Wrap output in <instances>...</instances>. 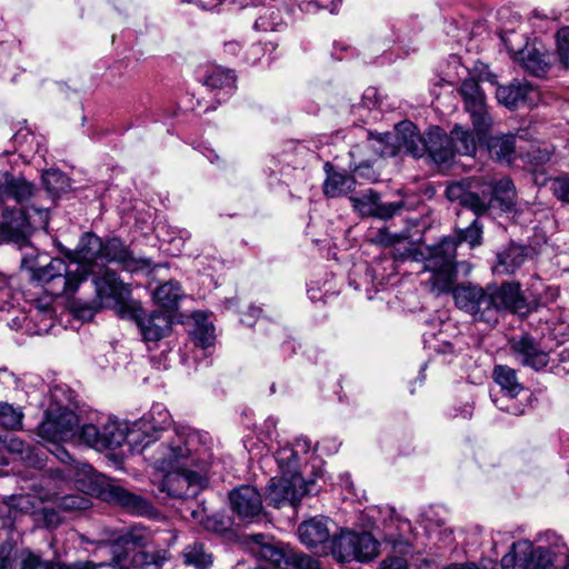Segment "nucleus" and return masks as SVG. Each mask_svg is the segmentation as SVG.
I'll return each mask as SVG.
<instances>
[{
    "label": "nucleus",
    "instance_id": "49",
    "mask_svg": "<svg viewBox=\"0 0 569 569\" xmlns=\"http://www.w3.org/2000/svg\"><path fill=\"white\" fill-rule=\"evenodd\" d=\"M62 440H54V441H48L50 443V447L48 450L57 457L58 460H60L62 463L66 465H78V462L74 460V458L69 453V451L60 445Z\"/></svg>",
    "mask_w": 569,
    "mask_h": 569
},
{
    "label": "nucleus",
    "instance_id": "8",
    "mask_svg": "<svg viewBox=\"0 0 569 569\" xmlns=\"http://www.w3.org/2000/svg\"><path fill=\"white\" fill-rule=\"evenodd\" d=\"M456 306L469 315L473 321L486 323L488 327L496 326V311L492 307L489 286L467 282L451 287Z\"/></svg>",
    "mask_w": 569,
    "mask_h": 569
},
{
    "label": "nucleus",
    "instance_id": "18",
    "mask_svg": "<svg viewBox=\"0 0 569 569\" xmlns=\"http://www.w3.org/2000/svg\"><path fill=\"white\" fill-rule=\"evenodd\" d=\"M509 349L519 365L536 371L542 370L549 363V353L528 333L512 337L509 340Z\"/></svg>",
    "mask_w": 569,
    "mask_h": 569
},
{
    "label": "nucleus",
    "instance_id": "57",
    "mask_svg": "<svg viewBox=\"0 0 569 569\" xmlns=\"http://www.w3.org/2000/svg\"><path fill=\"white\" fill-rule=\"evenodd\" d=\"M385 569H408L407 561L400 557H391L383 561Z\"/></svg>",
    "mask_w": 569,
    "mask_h": 569
},
{
    "label": "nucleus",
    "instance_id": "56",
    "mask_svg": "<svg viewBox=\"0 0 569 569\" xmlns=\"http://www.w3.org/2000/svg\"><path fill=\"white\" fill-rule=\"evenodd\" d=\"M104 567V563H94L92 561H76L72 563H63V569H98Z\"/></svg>",
    "mask_w": 569,
    "mask_h": 569
},
{
    "label": "nucleus",
    "instance_id": "53",
    "mask_svg": "<svg viewBox=\"0 0 569 569\" xmlns=\"http://www.w3.org/2000/svg\"><path fill=\"white\" fill-rule=\"evenodd\" d=\"M11 298V290L9 287L8 278L0 274V310L3 309L4 303Z\"/></svg>",
    "mask_w": 569,
    "mask_h": 569
},
{
    "label": "nucleus",
    "instance_id": "5",
    "mask_svg": "<svg viewBox=\"0 0 569 569\" xmlns=\"http://www.w3.org/2000/svg\"><path fill=\"white\" fill-rule=\"evenodd\" d=\"M36 187L23 177L8 172L0 173V210L2 228L12 237H26L30 229L28 213L22 208H10L6 202L13 200L17 204L27 203L34 194Z\"/></svg>",
    "mask_w": 569,
    "mask_h": 569
},
{
    "label": "nucleus",
    "instance_id": "39",
    "mask_svg": "<svg viewBox=\"0 0 569 569\" xmlns=\"http://www.w3.org/2000/svg\"><path fill=\"white\" fill-rule=\"evenodd\" d=\"M523 256L518 249H509L498 256L499 272L513 273L523 262Z\"/></svg>",
    "mask_w": 569,
    "mask_h": 569
},
{
    "label": "nucleus",
    "instance_id": "26",
    "mask_svg": "<svg viewBox=\"0 0 569 569\" xmlns=\"http://www.w3.org/2000/svg\"><path fill=\"white\" fill-rule=\"evenodd\" d=\"M490 183V193L492 197V207L497 202L502 211H511L516 206L517 192L510 178H502L495 183Z\"/></svg>",
    "mask_w": 569,
    "mask_h": 569
},
{
    "label": "nucleus",
    "instance_id": "59",
    "mask_svg": "<svg viewBox=\"0 0 569 569\" xmlns=\"http://www.w3.org/2000/svg\"><path fill=\"white\" fill-rule=\"evenodd\" d=\"M11 568V559L9 553L4 555L3 551L0 552V569H10Z\"/></svg>",
    "mask_w": 569,
    "mask_h": 569
},
{
    "label": "nucleus",
    "instance_id": "62",
    "mask_svg": "<svg viewBox=\"0 0 569 569\" xmlns=\"http://www.w3.org/2000/svg\"><path fill=\"white\" fill-rule=\"evenodd\" d=\"M461 416L465 419H469L472 416V408L470 406H465V408L461 410Z\"/></svg>",
    "mask_w": 569,
    "mask_h": 569
},
{
    "label": "nucleus",
    "instance_id": "38",
    "mask_svg": "<svg viewBox=\"0 0 569 569\" xmlns=\"http://www.w3.org/2000/svg\"><path fill=\"white\" fill-rule=\"evenodd\" d=\"M42 183L46 190L53 197L69 188V178L60 170L50 169L42 173Z\"/></svg>",
    "mask_w": 569,
    "mask_h": 569
},
{
    "label": "nucleus",
    "instance_id": "12",
    "mask_svg": "<svg viewBox=\"0 0 569 569\" xmlns=\"http://www.w3.org/2000/svg\"><path fill=\"white\" fill-rule=\"evenodd\" d=\"M490 183L482 182L468 187L463 182L450 183L446 189V197L450 201H458L459 204L477 217L485 214L492 207V194L490 193Z\"/></svg>",
    "mask_w": 569,
    "mask_h": 569
},
{
    "label": "nucleus",
    "instance_id": "17",
    "mask_svg": "<svg viewBox=\"0 0 569 569\" xmlns=\"http://www.w3.org/2000/svg\"><path fill=\"white\" fill-rule=\"evenodd\" d=\"M335 523L325 516L312 517L298 527V536L302 545L320 555H328V545L333 535Z\"/></svg>",
    "mask_w": 569,
    "mask_h": 569
},
{
    "label": "nucleus",
    "instance_id": "11",
    "mask_svg": "<svg viewBox=\"0 0 569 569\" xmlns=\"http://www.w3.org/2000/svg\"><path fill=\"white\" fill-rule=\"evenodd\" d=\"M319 491L316 481H306L301 475L273 477L266 487V501L268 505L280 508L286 503L297 506L303 496Z\"/></svg>",
    "mask_w": 569,
    "mask_h": 569
},
{
    "label": "nucleus",
    "instance_id": "41",
    "mask_svg": "<svg viewBox=\"0 0 569 569\" xmlns=\"http://www.w3.org/2000/svg\"><path fill=\"white\" fill-rule=\"evenodd\" d=\"M57 506L62 511L87 510L91 507V501L81 495H67L60 498Z\"/></svg>",
    "mask_w": 569,
    "mask_h": 569
},
{
    "label": "nucleus",
    "instance_id": "54",
    "mask_svg": "<svg viewBox=\"0 0 569 569\" xmlns=\"http://www.w3.org/2000/svg\"><path fill=\"white\" fill-rule=\"evenodd\" d=\"M291 447L293 448L295 453L300 458L301 455H307L310 451L311 442L305 437H299Z\"/></svg>",
    "mask_w": 569,
    "mask_h": 569
},
{
    "label": "nucleus",
    "instance_id": "21",
    "mask_svg": "<svg viewBox=\"0 0 569 569\" xmlns=\"http://www.w3.org/2000/svg\"><path fill=\"white\" fill-rule=\"evenodd\" d=\"M426 153L439 164L451 162L458 154L450 136L439 127H433L427 132Z\"/></svg>",
    "mask_w": 569,
    "mask_h": 569
},
{
    "label": "nucleus",
    "instance_id": "52",
    "mask_svg": "<svg viewBox=\"0 0 569 569\" xmlns=\"http://www.w3.org/2000/svg\"><path fill=\"white\" fill-rule=\"evenodd\" d=\"M28 443H26L23 440H21L18 437H11L6 441V448L10 453L17 455V459L21 457V455L24 452L26 447Z\"/></svg>",
    "mask_w": 569,
    "mask_h": 569
},
{
    "label": "nucleus",
    "instance_id": "63",
    "mask_svg": "<svg viewBox=\"0 0 569 569\" xmlns=\"http://www.w3.org/2000/svg\"><path fill=\"white\" fill-rule=\"evenodd\" d=\"M447 569H479L476 565L471 563V565H465V566H451Z\"/></svg>",
    "mask_w": 569,
    "mask_h": 569
},
{
    "label": "nucleus",
    "instance_id": "28",
    "mask_svg": "<svg viewBox=\"0 0 569 569\" xmlns=\"http://www.w3.org/2000/svg\"><path fill=\"white\" fill-rule=\"evenodd\" d=\"M492 378L506 396L511 399L516 398L523 390V386L518 381L517 371L509 366L496 365Z\"/></svg>",
    "mask_w": 569,
    "mask_h": 569
},
{
    "label": "nucleus",
    "instance_id": "44",
    "mask_svg": "<svg viewBox=\"0 0 569 569\" xmlns=\"http://www.w3.org/2000/svg\"><path fill=\"white\" fill-rule=\"evenodd\" d=\"M101 431H102V426H101L100 421L98 425H93V423L83 425L80 430V439L84 443H87L89 447L101 451L102 449H100V445L97 443V441L102 440Z\"/></svg>",
    "mask_w": 569,
    "mask_h": 569
},
{
    "label": "nucleus",
    "instance_id": "46",
    "mask_svg": "<svg viewBox=\"0 0 569 569\" xmlns=\"http://www.w3.org/2000/svg\"><path fill=\"white\" fill-rule=\"evenodd\" d=\"M557 54L560 62L569 67V27L561 28L556 34Z\"/></svg>",
    "mask_w": 569,
    "mask_h": 569
},
{
    "label": "nucleus",
    "instance_id": "7",
    "mask_svg": "<svg viewBox=\"0 0 569 569\" xmlns=\"http://www.w3.org/2000/svg\"><path fill=\"white\" fill-rule=\"evenodd\" d=\"M79 253L87 261L117 262L128 271H134L148 264L146 260L136 259L119 238L102 241L100 237L93 233H86L81 237Z\"/></svg>",
    "mask_w": 569,
    "mask_h": 569
},
{
    "label": "nucleus",
    "instance_id": "47",
    "mask_svg": "<svg viewBox=\"0 0 569 569\" xmlns=\"http://www.w3.org/2000/svg\"><path fill=\"white\" fill-rule=\"evenodd\" d=\"M27 467L41 469L44 466V455L31 445H28L19 458Z\"/></svg>",
    "mask_w": 569,
    "mask_h": 569
},
{
    "label": "nucleus",
    "instance_id": "29",
    "mask_svg": "<svg viewBox=\"0 0 569 569\" xmlns=\"http://www.w3.org/2000/svg\"><path fill=\"white\" fill-rule=\"evenodd\" d=\"M182 297V291L178 282L168 281L159 286L154 293L153 299L163 311L170 312L178 307V302Z\"/></svg>",
    "mask_w": 569,
    "mask_h": 569
},
{
    "label": "nucleus",
    "instance_id": "27",
    "mask_svg": "<svg viewBox=\"0 0 569 569\" xmlns=\"http://www.w3.org/2000/svg\"><path fill=\"white\" fill-rule=\"evenodd\" d=\"M111 559L104 563L112 569H139L138 551L128 549V546L116 539L110 547Z\"/></svg>",
    "mask_w": 569,
    "mask_h": 569
},
{
    "label": "nucleus",
    "instance_id": "51",
    "mask_svg": "<svg viewBox=\"0 0 569 569\" xmlns=\"http://www.w3.org/2000/svg\"><path fill=\"white\" fill-rule=\"evenodd\" d=\"M397 238L395 234L389 232L387 229H378L371 238V241L376 244L383 247L392 246Z\"/></svg>",
    "mask_w": 569,
    "mask_h": 569
},
{
    "label": "nucleus",
    "instance_id": "64",
    "mask_svg": "<svg viewBox=\"0 0 569 569\" xmlns=\"http://www.w3.org/2000/svg\"><path fill=\"white\" fill-rule=\"evenodd\" d=\"M371 96L372 97L376 96V91H375V89L369 88L365 92V99H369V98H371Z\"/></svg>",
    "mask_w": 569,
    "mask_h": 569
},
{
    "label": "nucleus",
    "instance_id": "20",
    "mask_svg": "<svg viewBox=\"0 0 569 569\" xmlns=\"http://www.w3.org/2000/svg\"><path fill=\"white\" fill-rule=\"evenodd\" d=\"M229 501L232 512L243 522H253L261 517L262 497L252 486L234 488L229 493Z\"/></svg>",
    "mask_w": 569,
    "mask_h": 569
},
{
    "label": "nucleus",
    "instance_id": "33",
    "mask_svg": "<svg viewBox=\"0 0 569 569\" xmlns=\"http://www.w3.org/2000/svg\"><path fill=\"white\" fill-rule=\"evenodd\" d=\"M274 459L283 476L301 475L300 458L290 445L280 447L274 453Z\"/></svg>",
    "mask_w": 569,
    "mask_h": 569
},
{
    "label": "nucleus",
    "instance_id": "43",
    "mask_svg": "<svg viewBox=\"0 0 569 569\" xmlns=\"http://www.w3.org/2000/svg\"><path fill=\"white\" fill-rule=\"evenodd\" d=\"M288 569H321L317 559L301 551L291 550Z\"/></svg>",
    "mask_w": 569,
    "mask_h": 569
},
{
    "label": "nucleus",
    "instance_id": "36",
    "mask_svg": "<svg viewBox=\"0 0 569 569\" xmlns=\"http://www.w3.org/2000/svg\"><path fill=\"white\" fill-rule=\"evenodd\" d=\"M292 549L283 548L276 543H262L259 555L270 562L276 569H288L289 556Z\"/></svg>",
    "mask_w": 569,
    "mask_h": 569
},
{
    "label": "nucleus",
    "instance_id": "55",
    "mask_svg": "<svg viewBox=\"0 0 569 569\" xmlns=\"http://www.w3.org/2000/svg\"><path fill=\"white\" fill-rule=\"evenodd\" d=\"M42 515L46 525L49 527H57L61 522L60 515L54 509L43 508Z\"/></svg>",
    "mask_w": 569,
    "mask_h": 569
},
{
    "label": "nucleus",
    "instance_id": "16",
    "mask_svg": "<svg viewBox=\"0 0 569 569\" xmlns=\"http://www.w3.org/2000/svg\"><path fill=\"white\" fill-rule=\"evenodd\" d=\"M496 313V325L505 312L520 313L527 309V299L518 282L506 281L501 284H488Z\"/></svg>",
    "mask_w": 569,
    "mask_h": 569
},
{
    "label": "nucleus",
    "instance_id": "58",
    "mask_svg": "<svg viewBox=\"0 0 569 569\" xmlns=\"http://www.w3.org/2000/svg\"><path fill=\"white\" fill-rule=\"evenodd\" d=\"M273 24L274 23H270V22L267 21V17L266 16H260L254 21L253 28L257 31H268V30H273Z\"/></svg>",
    "mask_w": 569,
    "mask_h": 569
},
{
    "label": "nucleus",
    "instance_id": "48",
    "mask_svg": "<svg viewBox=\"0 0 569 569\" xmlns=\"http://www.w3.org/2000/svg\"><path fill=\"white\" fill-rule=\"evenodd\" d=\"M551 190L558 200L569 203V177L553 179Z\"/></svg>",
    "mask_w": 569,
    "mask_h": 569
},
{
    "label": "nucleus",
    "instance_id": "23",
    "mask_svg": "<svg viewBox=\"0 0 569 569\" xmlns=\"http://www.w3.org/2000/svg\"><path fill=\"white\" fill-rule=\"evenodd\" d=\"M532 543L529 540L513 542L511 549L501 559L502 569H531Z\"/></svg>",
    "mask_w": 569,
    "mask_h": 569
},
{
    "label": "nucleus",
    "instance_id": "1",
    "mask_svg": "<svg viewBox=\"0 0 569 569\" xmlns=\"http://www.w3.org/2000/svg\"><path fill=\"white\" fill-rule=\"evenodd\" d=\"M199 436L189 427H180L166 445H160V453L152 457V465L167 473L159 483L161 492L170 498H193L203 486V477L187 469L196 466Z\"/></svg>",
    "mask_w": 569,
    "mask_h": 569
},
{
    "label": "nucleus",
    "instance_id": "60",
    "mask_svg": "<svg viewBox=\"0 0 569 569\" xmlns=\"http://www.w3.org/2000/svg\"><path fill=\"white\" fill-rule=\"evenodd\" d=\"M30 502V499L29 497H19L18 498V507L21 509V510H28V505Z\"/></svg>",
    "mask_w": 569,
    "mask_h": 569
},
{
    "label": "nucleus",
    "instance_id": "15",
    "mask_svg": "<svg viewBox=\"0 0 569 569\" xmlns=\"http://www.w3.org/2000/svg\"><path fill=\"white\" fill-rule=\"evenodd\" d=\"M100 496L104 501L117 505L134 516H152L154 512L153 506L147 499L107 479L102 481Z\"/></svg>",
    "mask_w": 569,
    "mask_h": 569
},
{
    "label": "nucleus",
    "instance_id": "2",
    "mask_svg": "<svg viewBox=\"0 0 569 569\" xmlns=\"http://www.w3.org/2000/svg\"><path fill=\"white\" fill-rule=\"evenodd\" d=\"M459 92L462 96L465 110L470 117L478 141L486 143L491 158L510 163L516 153V138L513 134L488 137L493 120L488 110L486 94L479 82L473 78L466 79L462 81Z\"/></svg>",
    "mask_w": 569,
    "mask_h": 569
},
{
    "label": "nucleus",
    "instance_id": "22",
    "mask_svg": "<svg viewBox=\"0 0 569 569\" xmlns=\"http://www.w3.org/2000/svg\"><path fill=\"white\" fill-rule=\"evenodd\" d=\"M327 178L323 182V192L327 197L338 198L355 190L356 180L352 176L336 171L330 162L323 167Z\"/></svg>",
    "mask_w": 569,
    "mask_h": 569
},
{
    "label": "nucleus",
    "instance_id": "10",
    "mask_svg": "<svg viewBox=\"0 0 569 569\" xmlns=\"http://www.w3.org/2000/svg\"><path fill=\"white\" fill-rule=\"evenodd\" d=\"M383 139L378 140L380 147L377 148L379 154L383 158L396 157L401 153L410 154L413 158H421L426 154L427 134L422 136L417 126L411 121H401L395 127V134H386Z\"/></svg>",
    "mask_w": 569,
    "mask_h": 569
},
{
    "label": "nucleus",
    "instance_id": "14",
    "mask_svg": "<svg viewBox=\"0 0 569 569\" xmlns=\"http://www.w3.org/2000/svg\"><path fill=\"white\" fill-rule=\"evenodd\" d=\"M130 317L134 320L144 341H159L171 331L172 316L167 311L146 312L141 307L130 306Z\"/></svg>",
    "mask_w": 569,
    "mask_h": 569
},
{
    "label": "nucleus",
    "instance_id": "61",
    "mask_svg": "<svg viewBox=\"0 0 569 569\" xmlns=\"http://www.w3.org/2000/svg\"><path fill=\"white\" fill-rule=\"evenodd\" d=\"M251 539L253 540L254 543L259 545L260 548L262 547V543H268L266 541L267 537L262 533L253 535Z\"/></svg>",
    "mask_w": 569,
    "mask_h": 569
},
{
    "label": "nucleus",
    "instance_id": "13",
    "mask_svg": "<svg viewBox=\"0 0 569 569\" xmlns=\"http://www.w3.org/2000/svg\"><path fill=\"white\" fill-rule=\"evenodd\" d=\"M79 423L78 416L67 407H50L38 427V436L44 441L68 440Z\"/></svg>",
    "mask_w": 569,
    "mask_h": 569
},
{
    "label": "nucleus",
    "instance_id": "30",
    "mask_svg": "<svg viewBox=\"0 0 569 569\" xmlns=\"http://www.w3.org/2000/svg\"><path fill=\"white\" fill-rule=\"evenodd\" d=\"M449 136L453 141L458 154L469 157L476 154L478 138H475L472 131L468 128H465L461 124H455L450 130Z\"/></svg>",
    "mask_w": 569,
    "mask_h": 569
},
{
    "label": "nucleus",
    "instance_id": "3",
    "mask_svg": "<svg viewBox=\"0 0 569 569\" xmlns=\"http://www.w3.org/2000/svg\"><path fill=\"white\" fill-rule=\"evenodd\" d=\"M170 415L162 405H156L151 411L134 421L131 427L113 418L100 421L102 440L97 441L100 449H116L128 442L132 450L142 452L157 439L169 423Z\"/></svg>",
    "mask_w": 569,
    "mask_h": 569
},
{
    "label": "nucleus",
    "instance_id": "45",
    "mask_svg": "<svg viewBox=\"0 0 569 569\" xmlns=\"http://www.w3.org/2000/svg\"><path fill=\"white\" fill-rule=\"evenodd\" d=\"M139 568L144 566H162L169 560V552L167 550H156L152 552L138 550Z\"/></svg>",
    "mask_w": 569,
    "mask_h": 569
},
{
    "label": "nucleus",
    "instance_id": "40",
    "mask_svg": "<svg viewBox=\"0 0 569 569\" xmlns=\"http://www.w3.org/2000/svg\"><path fill=\"white\" fill-rule=\"evenodd\" d=\"M23 413L9 403L0 405V425L7 429H18L22 426Z\"/></svg>",
    "mask_w": 569,
    "mask_h": 569
},
{
    "label": "nucleus",
    "instance_id": "19",
    "mask_svg": "<svg viewBox=\"0 0 569 569\" xmlns=\"http://www.w3.org/2000/svg\"><path fill=\"white\" fill-rule=\"evenodd\" d=\"M353 209L362 217H376L388 220L406 208L403 200L381 202L380 196L373 189H367L360 196L350 197Z\"/></svg>",
    "mask_w": 569,
    "mask_h": 569
},
{
    "label": "nucleus",
    "instance_id": "9",
    "mask_svg": "<svg viewBox=\"0 0 569 569\" xmlns=\"http://www.w3.org/2000/svg\"><path fill=\"white\" fill-rule=\"evenodd\" d=\"M96 288L94 305L74 306V313L81 319H91L99 308L120 307L123 312V305L129 289L120 281L114 271L107 270L101 277L93 280Z\"/></svg>",
    "mask_w": 569,
    "mask_h": 569
},
{
    "label": "nucleus",
    "instance_id": "35",
    "mask_svg": "<svg viewBox=\"0 0 569 569\" xmlns=\"http://www.w3.org/2000/svg\"><path fill=\"white\" fill-rule=\"evenodd\" d=\"M203 84L211 89H227L231 92L236 88V77L230 70L214 67L204 76Z\"/></svg>",
    "mask_w": 569,
    "mask_h": 569
},
{
    "label": "nucleus",
    "instance_id": "4",
    "mask_svg": "<svg viewBox=\"0 0 569 569\" xmlns=\"http://www.w3.org/2000/svg\"><path fill=\"white\" fill-rule=\"evenodd\" d=\"M459 241L445 238L429 249L425 269L432 273V284L440 292H448L457 278L456 251L458 243L468 242L471 248L481 243L482 226L475 219L470 226L459 231Z\"/></svg>",
    "mask_w": 569,
    "mask_h": 569
},
{
    "label": "nucleus",
    "instance_id": "24",
    "mask_svg": "<svg viewBox=\"0 0 569 569\" xmlns=\"http://www.w3.org/2000/svg\"><path fill=\"white\" fill-rule=\"evenodd\" d=\"M532 87L527 81L513 80L507 86H499L496 90L497 100L508 107L516 108L527 100Z\"/></svg>",
    "mask_w": 569,
    "mask_h": 569
},
{
    "label": "nucleus",
    "instance_id": "50",
    "mask_svg": "<svg viewBox=\"0 0 569 569\" xmlns=\"http://www.w3.org/2000/svg\"><path fill=\"white\" fill-rule=\"evenodd\" d=\"M46 561L41 557L30 550L22 551L20 569H43Z\"/></svg>",
    "mask_w": 569,
    "mask_h": 569
},
{
    "label": "nucleus",
    "instance_id": "6",
    "mask_svg": "<svg viewBox=\"0 0 569 569\" xmlns=\"http://www.w3.org/2000/svg\"><path fill=\"white\" fill-rule=\"evenodd\" d=\"M88 274L87 267L77 264L72 270L61 258H51L48 263L31 268V278L54 297H72Z\"/></svg>",
    "mask_w": 569,
    "mask_h": 569
},
{
    "label": "nucleus",
    "instance_id": "25",
    "mask_svg": "<svg viewBox=\"0 0 569 569\" xmlns=\"http://www.w3.org/2000/svg\"><path fill=\"white\" fill-rule=\"evenodd\" d=\"M328 553H331L337 561L350 562L356 557V532L341 531L333 533L328 545Z\"/></svg>",
    "mask_w": 569,
    "mask_h": 569
},
{
    "label": "nucleus",
    "instance_id": "31",
    "mask_svg": "<svg viewBox=\"0 0 569 569\" xmlns=\"http://www.w3.org/2000/svg\"><path fill=\"white\" fill-rule=\"evenodd\" d=\"M182 558L184 565L192 566L196 569H210L213 563L212 555L207 551L201 542L186 546L182 551Z\"/></svg>",
    "mask_w": 569,
    "mask_h": 569
},
{
    "label": "nucleus",
    "instance_id": "32",
    "mask_svg": "<svg viewBox=\"0 0 569 569\" xmlns=\"http://www.w3.org/2000/svg\"><path fill=\"white\" fill-rule=\"evenodd\" d=\"M117 539L126 546L131 545L134 548H146L152 542L153 533L149 528L142 525H133Z\"/></svg>",
    "mask_w": 569,
    "mask_h": 569
},
{
    "label": "nucleus",
    "instance_id": "42",
    "mask_svg": "<svg viewBox=\"0 0 569 569\" xmlns=\"http://www.w3.org/2000/svg\"><path fill=\"white\" fill-rule=\"evenodd\" d=\"M214 338V327L209 323H197L192 331V339L194 343L202 349L212 346Z\"/></svg>",
    "mask_w": 569,
    "mask_h": 569
},
{
    "label": "nucleus",
    "instance_id": "37",
    "mask_svg": "<svg viewBox=\"0 0 569 569\" xmlns=\"http://www.w3.org/2000/svg\"><path fill=\"white\" fill-rule=\"evenodd\" d=\"M378 541L371 533H356V557L358 561H370L378 555Z\"/></svg>",
    "mask_w": 569,
    "mask_h": 569
},
{
    "label": "nucleus",
    "instance_id": "34",
    "mask_svg": "<svg viewBox=\"0 0 569 569\" xmlns=\"http://www.w3.org/2000/svg\"><path fill=\"white\" fill-rule=\"evenodd\" d=\"M521 62L525 70L535 77H545L550 68L549 56L537 49L527 51Z\"/></svg>",
    "mask_w": 569,
    "mask_h": 569
}]
</instances>
